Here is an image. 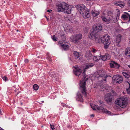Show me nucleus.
Masks as SVG:
<instances>
[{
    "instance_id": "nucleus-1",
    "label": "nucleus",
    "mask_w": 130,
    "mask_h": 130,
    "mask_svg": "<svg viewBox=\"0 0 130 130\" xmlns=\"http://www.w3.org/2000/svg\"><path fill=\"white\" fill-rule=\"evenodd\" d=\"M86 71V70L84 69L83 72L82 74L83 76L84 79L82 81H80V90L83 94L86 97L87 96V94L86 92V81L88 79V78H86L85 72Z\"/></svg>"
},
{
    "instance_id": "nucleus-2",
    "label": "nucleus",
    "mask_w": 130,
    "mask_h": 130,
    "mask_svg": "<svg viewBox=\"0 0 130 130\" xmlns=\"http://www.w3.org/2000/svg\"><path fill=\"white\" fill-rule=\"evenodd\" d=\"M116 104L122 108H124L127 105L128 99L125 96L121 97L118 98L115 101Z\"/></svg>"
},
{
    "instance_id": "nucleus-3",
    "label": "nucleus",
    "mask_w": 130,
    "mask_h": 130,
    "mask_svg": "<svg viewBox=\"0 0 130 130\" xmlns=\"http://www.w3.org/2000/svg\"><path fill=\"white\" fill-rule=\"evenodd\" d=\"M99 101L100 103V106H99L98 105H94L92 107L93 110H99L103 113H104L108 115L110 114L111 113L110 112L108 111L107 109L104 108L103 107L104 105L103 102L101 101Z\"/></svg>"
},
{
    "instance_id": "nucleus-4",
    "label": "nucleus",
    "mask_w": 130,
    "mask_h": 130,
    "mask_svg": "<svg viewBox=\"0 0 130 130\" xmlns=\"http://www.w3.org/2000/svg\"><path fill=\"white\" fill-rule=\"evenodd\" d=\"M71 8L68 5H59L58 9L59 12L62 11L64 13L69 14L71 12Z\"/></svg>"
},
{
    "instance_id": "nucleus-5",
    "label": "nucleus",
    "mask_w": 130,
    "mask_h": 130,
    "mask_svg": "<svg viewBox=\"0 0 130 130\" xmlns=\"http://www.w3.org/2000/svg\"><path fill=\"white\" fill-rule=\"evenodd\" d=\"M100 38V42L101 41L104 44V48L106 49L107 48L110 44L109 41L110 39V36L106 35L102 36Z\"/></svg>"
},
{
    "instance_id": "nucleus-6",
    "label": "nucleus",
    "mask_w": 130,
    "mask_h": 130,
    "mask_svg": "<svg viewBox=\"0 0 130 130\" xmlns=\"http://www.w3.org/2000/svg\"><path fill=\"white\" fill-rule=\"evenodd\" d=\"M95 74V77L97 78L102 77L101 80L102 82L106 81V78L108 77V76L107 75L106 76L103 72H102L101 71H98L97 73H96Z\"/></svg>"
},
{
    "instance_id": "nucleus-7",
    "label": "nucleus",
    "mask_w": 130,
    "mask_h": 130,
    "mask_svg": "<svg viewBox=\"0 0 130 130\" xmlns=\"http://www.w3.org/2000/svg\"><path fill=\"white\" fill-rule=\"evenodd\" d=\"M89 37L91 39H95L97 42H100V37L99 36V34L97 33H90Z\"/></svg>"
},
{
    "instance_id": "nucleus-8",
    "label": "nucleus",
    "mask_w": 130,
    "mask_h": 130,
    "mask_svg": "<svg viewBox=\"0 0 130 130\" xmlns=\"http://www.w3.org/2000/svg\"><path fill=\"white\" fill-rule=\"evenodd\" d=\"M82 37V34H79L73 36L71 37L72 41L75 43H78L79 41L81 40Z\"/></svg>"
},
{
    "instance_id": "nucleus-9",
    "label": "nucleus",
    "mask_w": 130,
    "mask_h": 130,
    "mask_svg": "<svg viewBox=\"0 0 130 130\" xmlns=\"http://www.w3.org/2000/svg\"><path fill=\"white\" fill-rule=\"evenodd\" d=\"M112 79L113 80L116 82L117 84L121 83L123 80L122 77L119 75H116L114 76L113 77Z\"/></svg>"
},
{
    "instance_id": "nucleus-10",
    "label": "nucleus",
    "mask_w": 130,
    "mask_h": 130,
    "mask_svg": "<svg viewBox=\"0 0 130 130\" xmlns=\"http://www.w3.org/2000/svg\"><path fill=\"white\" fill-rule=\"evenodd\" d=\"M76 7L80 14H82V13L87 9L86 7L83 4H78L76 5Z\"/></svg>"
},
{
    "instance_id": "nucleus-11",
    "label": "nucleus",
    "mask_w": 130,
    "mask_h": 130,
    "mask_svg": "<svg viewBox=\"0 0 130 130\" xmlns=\"http://www.w3.org/2000/svg\"><path fill=\"white\" fill-rule=\"evenodd\" d=\"M93 31L92 32H98L101 30L102 28L100 24H98L94 25L93 26Z\"/></svg>"
},
{
    "instance_id": "nucleus-12",
    "label": "nucleus",
    "mask_w": 130,
    "mask_h": 130,
    "mask_svg": "<svg viewBox=\"0 0 130 130\" xmlns=\"http://www.w3.org/2000/svg\"><path fill=\"white\" fill-rule=\"evenodd\" d=\"M74 68L75 69L74 70V73L75 75L78 76L82 72V70L78 67H74Z\"/></svg>"
},
{
    "instance_id": "nucleus-13",
    "label": "nucleus",
    "mask_w": 130,
    "mask_h": 130,
    "mask_svg": "<svg viewBox=\"0 0 130 130\" xmlns=\"http://www.w3.org/2000/svg\"><path fill=\"white\" fill-rule=\"evenodd\" d=\"M110 57V55L107 53H106L104 55L100 56V58L102 60L104 61L109 60Z\"/></svg>"
},
{
    "instance_id": "nucleus-14",
    "label": "nucleus",
    "mask_w": 130,
    "mask_h": 130,
    "mask_svg": "<svg viewBox=\"0 0 130 130\" xmlns=\"http://www.w3.org/2000/svg\"><path fill=\"white\" fill-rule=\"evenodd\" d=\"M109 64L111 68H118L120 67V65L118 64L114 61H111L109 63Z\"/></svg>"
},
{
    "instance_id": "nucleus-15",
    "label": "nucleus",
    "mask_w": 130,
    "mask_h": 130,
    "mask_svg": "<svg viewBox=\"0 0 130 130\" xmlns=\"http://www.w3.org/2000/svg\"><path fill=\"white\" fill-rule=\"evenodd\" d=\"M121 18L124 20H128L129 22L130 20V15L128 13H125L122 14Z\"/></svg>"
},
{
    "instance_id": "nucleus-16",
    "label": "nucleus",
    "mask_w": 130,
    "mask_h": 130,
    "mask_svg": "<svg viewBox=\"0 0 130 130\" xmlns=\"http://www.w3.org/2000/svg\"><path fill=\"white\" fill-rule=\"evenodd\" d=\"M81 14L85 19L88 18L90 16V14L89 13V11L87 9L82 13V14Z\"/></svg>"
},
{
    "instance_id": "nucleus-17",
    "label": "nucleus",
    "mask_w": 130,
    "mask_h": 130,
    "mask_svg": "<svg viewBox=\"0 0 130 130\" xmlns=\"http://www.w3.org/2000/svg\"><path fill=\"white\" fill-rule=\"evenodd\" d=\"M121 37L122 36L120 34L117 36L116 42L117 45L118 46H120L119 43L121 41Z\"/></svg>"
},
{
    "instance_id": "nucleus-18",
    "label": "nucleus",
    "mask_w": 130,
    "mask_h": 130,
    "mask_svg": "<svg viewBox=\"0 0 130 130\" xmlns=\"http://www.w3.org/2000/svg\"><path fill=\"white\" fill-rule=\"evenodd\" d=\"M112 96L109 94H108L107 95V96L105 98V100L108 102H111L112 100Z\"/></svg>"
},
{
    "instance_id": "nucleus-19",
    "label": "nucleus",
    "mask_w": 130,
    "mask_h": 130,
    "mask_svg": "<svg viewBox=\"0 0 130 130\" xmlns=\"http://www.w3.org/2000/svg\"><path fill=\"white\" fill-rule=\"evenodd\" d=\"M108 19H107V22H112L113 23H115L116 22H114V17H113V14L112 13H111V14L109 15L108 14Z\"/></svg>"
},
{
    "instance_id": "nucleus-20",
    "label": "nucleus",
    "mask_w": 130,
    "mask_h": 130,
    "mask_svg": "<svg viewBox=\"0 0 130 130\" xmlns=\"http://www.w3.org/2000/svg\"><path fill=\"white\" fill-rule=\"evenodd\" d=\"M76 99L77 100L81 102H83V101L82 96L79 92L77 94Z\"/></svg>"
},
{
    "instance_id": "nucleus-21",
    "label": "nucleus",
    "mask_w": 130,
    "mask_h": 130,
    "mask_svg": "<svg viewBox=\"0 0 130 130\" xmlns=\"http://www.w3.org/2000/svg\"><path fill=\"white\" fill-rule=\"evenodd\" d=\"M59 43L64 50H66L69 49V46L67 45L63 44L62 41H60Z\"/></svg>"
},
{
    "instance_id": "nucleus-22",
    "label": "nucleus",
    "mask_w": 130,
    "mask_h": 130,
    "mask_svg": "<svg viewBox=\"0 0 130 130\" xmlns=\"http://www.w3.org/2000/svg\"><path fill=\"white\" fill-rule=\"evenodd\" d=\"M73 54L76 59H80V55L78 52L76 51H74L73 53Z\"/></svg>"
},
{
    "instance_id": "nucleus-23",
    "label": "nucleus",
    "mask_w": 130,
    "mask_h": 130,
    "mask_svg": "<svg viewBox=\"0 0 130 130\" xmlns=\"http://www.w3.org/2000/svg\"><path fill=\"white\" fill-rule=\"evenodd\" d=\"M101 17L103 21L107 23H109V22H107V19H108V16L106 17L105 15L103 14V15H102L101 16Z\"/></svg>"
},
{
    "instance_id": "nucleus-24",
    "label": "nucleus",
    "mask_w": 130,
    "mask_h": 130,
    "mask_svg": "<svg viewBox=\"0 0 130 130\" xmlns=\"http://www.w3.org/2000/svg\"><path fill=\"white\" fill-rule=\"evenodd\" d=\"M92 55V54L91 51H89L86 52L85 56L86 57L88 58L90 57H91Z\"/></svg>"
},
{
    "instance_id": "nucleus-25",
    "label": "nucleus",
    "mask_w": 130,
    "mask_h": 130,
    "mask_svg": "<svg viewBox=\"0 0 130 130\" xmlns=\"http://www.w3.org/2000/svg\"><path fill=\"white\" fill-rule=\"evenodd\" d=\"M118 13L117 14V15L116 16V18L114 19V22H116L117 21H118V19L119 18V16L120 15V11L118 10Z\"/></svg>"
},
{
    "instance_id": "nucleus-26",
    "label": "nucleus",
    "mask_w": 130,
    "mask_h": 130,
    "mask_svg": "<svg viewBox=\"0 0 130 130\" xmlns=\"http://www.w3.org/2000/svg\"><path fill=\"white\" fill-rule=\"evenodd\" d=\"M122 74L126 78H128L129 77V73L126 71L123 72Z\"/></svg>"
},
{
    "instance_id": "nucleus-27",
    "label": "nucleus",
    "mask_w": 130,
    "mask_h": 130,
    "mask_svg": "<svg viewBox=\"0 0 130 130\" xmlns=\"http://www.w3.org/2000/svg\"><path fill=\"white\" fill-rule=\"evenodd\" d=\"M115 4L116 5V6H119L121 7V8L123 7L124 6V3L121 2H118L117 3H116Z\"/></svg>"
},
{
    "instance_id": "nucleus-28",
    "label": "nucleus",
    "mask_w": 130,
    "mask_h": 130,
    "mask_svg": "<svg viewBox=\"0 0 130 130\" xmlns=\"http://www.w3.org/2000/svg\"><path fill=\"white\" fill-rule=\"evenodd\" d=\"M91 13L92 15L94 17L97 16L100 13L99 12H97L96 11H91Z\"/></svg>"
},
{
    "instance_id": "nucleus-29",
    "label": "nucleus",
    "mask_w": 130,
    "mask_h": 130,
    "mask_svg": "<svg viewBox=\"0 0 130 130\" xmlns=\"http://www.w3.org/2000/svg\"><path fill=\"white\" fill-rule=\"evenodd\" d=\"M93 66H94V64H92V63L88 64L86 65V67L84 69H85V70L86 69H88L89 68H90L92 67Z\"/></svg>"
},
{
    "instance_id": "nucleus-30",
    "label": "nucleus",
    "mask_w": 130,
    "mask_h": 130,
    "mask_svg": "<svg viewBox=\"0 0 130 130\" xmlns=\"http://www.w3.org/2000/svg\"><path fill=\"white\" fill-rule=\"evenodd\" d=\"M129 86L128 88L126 89V91L127 94H129L130 93V84L128 82H126Z\"/></svg>"
},
{
    "instance_id": "nucleus-31",
    "label": "nucleus",
    "mask_w": 130,
    "mask_h": 130,
    "mask_svg": "<svg viewBox=\"0 0 130 130\" xmlns=\"http://www.w3.org/2000/svg\"><path fill=\"white\" fill-rule=\"evenodd\" d=\"M126 55L129 54L130 55V48H127L125 50Z\"/></svg>"
},
{
    "instance_id": "nucleus-32",
    "label": "nucleus",
    "mask_w": 130,
    "mask_h": 130,
    "mask_svg": "<svg viewBox=\"0 0 130 130\" xmlns=\"http://www.w3.org/2000/svg\"><path fill=\"white\" fill-rule=\"evenodd\" d=\"M33 88L35 90H37L38 89L39 87L37 85L35 84L34 85Z\"/></svg>"
},
{
    "instance_id": "nucleus-33",
    "label": "nucleus",
    "mask_w": 130,
    "mask_h": 130,
    "mask_svg": "<svg viewBox=\"0 0 130 130\" xmlns=\"http://www.w3.org/2000/svg\"><path fill=\"white\" fill-rule=\"evenodd\" d=\"M90 51H91V52H92L93 54H94L97 51V50L94 48L92 47L90 48Z\"/></svg>"
},
{
    "instance_id": "nucleus-34",
    "label": "nucleus",
    "mask_w": 130,
    "mask_h": 130,
    "mask_svg": "<svg viewBox=\"0 0 130 130\" xmlns=\"http://www.w3.org/2000/svg\"><path fill=\"white\" fill-rule=\"evenodd\" d=\"M67 21L71 23H73L74 22V20L73 19H71V18L70 17H69V18H68V20Z\"/></svg>"
},
{
    "instance_id": "nucleus-35",
    "label": "nucleus",
    "mask_w": 130,
    "mask_h": 130,
    "mask_svg": "<svg viewBox=\"0 0 130 130\" xmlns=\"http://www.w3.org/2000/svg\"><path fill=\"white\" fill-rule=\"evenodd\" d=\"M61 38L63 40L66 39V36L65 35L63 34H60Z\"/></svg>"
},
{
    "instance_id": "nucleus-36",
    "label": "nucleus",
    "mask_w": 130,
    "mask_h": 130,
    "mask_svg": "<svg viewBox=\"0 0 130 130\" xmlns=\"http://www.w3.org/2000/svg\"><path fill=\"white\" fill-rule=\"evenodd\" d=\"M104 86L105 87L104 89H105V90H108L110 89V87L107 85H105Z\"/></svg>"
},
{
    "instance_id": "nucleus-37",
    "label": "nucleus",
    "mask_w": 130,
    "mask_h": 130,
    "mask_svg": "<svg viewBox=\"0 0 130 130\" xmlns=\"http://www.w3.org/2000/svg\"><path fill=\"white\" fill-rule=\"evenodd\" d=\"M98 58H98V57L96 56H94L93 58L94 61H97L99 60Z\"/></svg>"
},
{
    "instance_id": "nucleus-38",
    "label": "nucleus",
    "mask_w": 130,
    "mask_h": 130,
    "mask_svg": "<svg viewBox=\"0 0 130 130\" xmlns=\"http://www.w3.org/2000/svg\"><path fill=\"white\" fill-rule=\"evenodd\" d=\"M52 38L53 40L54 41H56L57 40L56 39L57 38V37L55 36V35H53L52 36Z\"/></svg>"
},
{
    "instance_id": "nucleus-39",
    "label": "nucleus",
    "mask_w": 130,
    "mask_h": 130,
    "mask_svg": "<svg viewBox=\"0 0 130 130\" xmlns=\"http://www.w3.org/2000/svg\"><path fill=\"white\" fill-rule=\"evenodd\" d=\"M51 128L52 130H55V128L54 127V126L53 124H50Z\"/></svg>"
},
{
    "instance_id": "nucleus-40",
    "label": "nucleus",
    "mask_w": 130,
    "mask_h": 130,
    "mask_svg": "<svg viewBox=\"0 0 130 130\" xmlns=\"http://www.w3.org/2000/svg\"><path fill=\"white\" fill-rule=\"evenodd\" d=\"M47 59L50 62H51L52 60L50 56H48L47 58Z\"/></svg>"
},
{
    "instance_id": "nucleus-41",
    "label": "nucleus",
    "mask_w": 130,
    "mask_h": 130,
    "mask_svg": "<svg viewBox=\"0 0 130 130\" xmlns=\"http://www.w3.org/2000/svg\"><path fill=\"white\" fill-rule=\"evenodd\" d=\"M105 88V87L104 86V85H103L102 86H101V89H102V90H101V91H103V90L104 91V90H105V89H104Z\"/></svg>"
},
{
    "instance_id": "nucleus-42",
    "label": "nucleus",
    "mask_w": 130,
    "mask_h": 130,
    "mask_svg": "<svg viewBox=\"0 0 130 130\" xmlns=\"http://www.w3.org/2000/svg\"><path fill=\"white\" fill-rule=\"evenodd\" d=\"M7 78V77L6 76H4L2 77V79L4 80H5V81H6Z\"/></svg>"
},
{
    "instance_id": "nucleus-43",
    "label": "nucleus",
    "mask_w": 130,
    "mask_h": 130,
    "mask_svg": "<svg viewBox=\"0 0 130 130\" xmlns=\"http://www.w3.org/2000/svg\"><path fill=\"white\" fill-rule=\"evenodd\" d=\"M69 17H68V16L66 15L64 16V19L67 21L68 20V18H69Z\"/></svg>"
},
{
    "instance_id": "nucleus-44",
    "label": "nucleus",
    "mask_w": 130,
    "mask_h": 130,
    "mask_svg": "<svg viewBox=\"0 0 130 130\" xmlns=\"http://www.w3.org/2000/svg\"><path fill=\"white\" fill-rule=\"evenodd\" d=\"M29 61V60L28 59H25L24 60V62L25 63H27Z\"/></svg>"
},
{
    "instance_id": "nucleus-45",
    "label": "nucleus",
    "mask_w": 130,
    "mask_h": 130,
    "mask_svg": "<svg viewBox=\"0 0 130 130\" xmlns=\"http://www.w3.org/2000/svg\"><path fill=\"white\" fill-rule=\"evenodd\" d=\"M127 5L128 6L130 7V0H129L127 3Z\"/></svg>"
},
{
    "instance_id": "nucleus-46",
    "label": "nucleus",
    "mask_w": 130,
    "mask_h": 130,
    "mask_svg": "<svg viewBox=\"0 0 130 130\" xmlns=\"http://www.w3.org/2000/svg\"><path fill=\"white\" fill-rule=\"evenodd\" d=\"M66 104L63 103H61V105L63 107H65V105H66Z\"/></svg>"
},
{
    "instance_id": "nucleus-47",
    "label": "nucleus",
    "mask_w": 130,
    "mask_h": 130,
    "mask_svg": "<svg viewBox=\"0 0 130 130\" xmlns=\"http://www.w3.org/2000/svg\"><path fill=\"white\" fill-rule=\"evenodd\" d=\"M52 11V10H47V12H50Z\"/></svg>"
},
{
    "instance_id": "nucleus-48",
    "label": "nucleus",
    "mask_w": 130,
    "mask_h": 130,
    "mask_svg": "<svg viewBox=\"0 0 130 130\" xmlns=\"http://www.w3.org/2000/svg\"><path fill=\"white\" fill-rule=\"evenodd\" d=\"M18 90V89H16L15 90V92H17Z\"/></svg>"
},
{
    "instance_id": "nucleus-49",
    "label": "nucleus",
    "mask_w": 130,
    "mask_h": 130,
    "mask_svg": "<svg viewBox=\"0 0 130 130\" xmlns=\"http://www.w3.org/2000/svg\"><path fill=\"white\" fill-rule=\"evenodd\" d=\"M65 105V107H66L67 108H70L69 107H68V106L66 104V105Z\"/></svg>"
},
{
    "instance_id": "nucleus-50",
    "label": "nucleus",
    "mask_w": 130,
    "mask_h": 130,
    "mask_svg": "<svg viewBox=\"0 0 130 130\" xmlns=\"http://www.w3.org/2000/svg\"><path fill=\"white\" fill-rule=\"evenodd\" d=\"M94 116V115L93 114H92L91 115V117H93Z\"/></svg>"
},
{
    "instance_id": "nucleus-51",
    "label": "nucleus",
    "mask_w": 130,
    "mask_h": 130,
    "mask_svg": "<svg viewBox=\"0 0 130 130\" xmlns=\"http://www.w3.org/2000/svg\"><path fill=\"white\" fill-rule=\"evenodd\" d=\"M0 130H4L0 126Z\"/></svg>"
},
{
    "instance_id": "nucleus-52",
    "label": "nucleus",
    "mask_w": 130,
    "mask_h": 130,
    "mask_svg": "<svg viewBox=\"0 0 130 130\" xmlns=\"http://www.w3.org/2000/svg\"><path fill=\"white\" fill-rule=\"evenodd\" d=\"M21 92L20 91H19L17 93V94H19V93H20Z\"/></svg>"
},
{
    "instance_id": "nucleus-53",
    "label": "nucleus",
    "mask_w": 130,
    "mask_h": 130,
    "mask_svg": "<svg viewBox=\"0 0 130 130\" xmlns=\"http://www.w3.org/2000/svg\"><path fill=\"white\" fill-rule=\"evenodd\" d=\"M128 67L129 69H130V65H128Z\"/></svg>"
},
{
    "instance_id": "nucleus-54",
    "label": "nucleus",
    "mask_w": 130,
    "mask_h": 130,
    "mask_svg": "<svg viewBox=\"0 0 130 130\" xmlns=\"http://www.w3.org/2000/svg\"><path fill=\"white\" fill-rule=\"evenodd\" d=\"M16 31L17 32H18L19 31V30L18 29H17L16 30Z\"/></svg>"
},
{
    "instance_id": "nucleus-55",
    "label": "nucleus",
    "mask_w": 130,
    "mask_h": 130,
    "mask_svg": "<svg viewBox=\"0 0 130 130\" xmlns=\"http://www.w3.org/2000/svg\"><path fill=\"white\" fill-rule=\"evenodd\" d=\"M1 113H2L1 111V110H0V114H1Z\"/></svg>"
},
{
    "instance_id": "nucleus-56",
    "label": "nucleus",
    "mask_w": 130,
    "mask_h": 130,
    "mask_svg": "<svg viewBox=\"0 0 130 130\" xmlns=\"http://www.w3.org/2000/svg\"><path fill=\"white\" fill-rule=\"evenodd\" d=\"M129 43H130V38H129Z\"/></svg>"
},
{
    "instance_id": "nucleus-57",
    "label": "nucleus",
    "mask_w": 130,
    "mask_h": 130,
    "mask_svg": "<svg viewBox=\"0 0 130 130\" xmlns=\"http://www.w3.org/2000/svg\"><path fill=\"white\" fill-rule=\"evenodd\" d=\"M128 56L130 57V55H129Z\"/></svg>"
},
{
    "instance_id": "nucleus-58",
    "label": "nucleus",
    "mask_w": 130,
    "mask_h": 130,
    "mask_svg": "<svg viewBox=\"0 0 130 130\" xmlns=\"http://www.w3.org/2000/svg\"><path fill=\"white\" fill-rule=\"evenodd\" d=\"M42 103H43V102H44V101H42Z\"/></svg>"
},
{
    "instance_id": "nucleus-59",
    "label": "nucleus",
    "mask_w": 130,
    "mask_h": 130,
    "mask_svg": "<svg viewBox=\"0 0 130 130\" xmlns=\"http://www.w3.org/2000/svg\"><path fill=\"white\" fill-rule=\"evenodd\" d=\"M48 53H47V55H48Z\"/></svg>"
},
{
    "instance_id": "nucleus-60",
    "label": "nucleus",
    "mask_w": 130,
    "mask_h": 130,
    "mask_svg": "<svg viewBox=\"0 0 130 130\" xmlns=\"http://www.w3.org/2000/svg\"><path fill=\"white\" fill-rule=\"evenodd\" d=\"M15 66H16V67H17V66L16 65H15Z\"/></svg>"
},
{
    "instance_id": "nucleus-61",
    "label": "nucleus",
    "mask_w": 130,
    "mask_h": 130,
    "mask_svg": "<svg viewBox=\"0 0 130 130\" xmlns=\"http://www.w3.org/2000/svg\"><path fill=\"white\" fill-rule=\"evenodd\" d=\"M69 31L71 32V30H70V31Z\"/></svg>"
},
{
    "instance_id": "nucleus-62",
    "label": "nucleus",
    "mask_w": 130,
    "mask_h": 130,
    "mask_svg": "<svg viewBox=\"0 0 130 130\" xmlns=\"http://www.w3.org/2000/svg\"><path fill=\"white\" fill-rule=\"evenodd\" d=\"M60 33H59V34H60Z\"/></svg>"
}]
</instances>
